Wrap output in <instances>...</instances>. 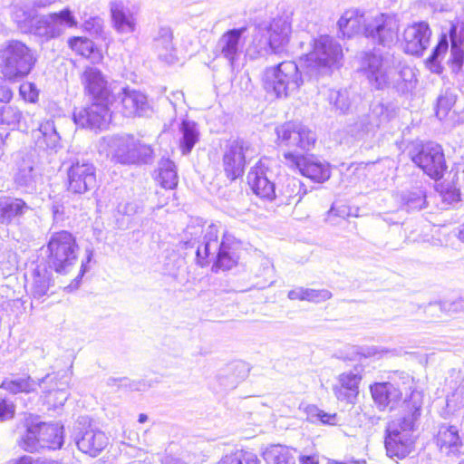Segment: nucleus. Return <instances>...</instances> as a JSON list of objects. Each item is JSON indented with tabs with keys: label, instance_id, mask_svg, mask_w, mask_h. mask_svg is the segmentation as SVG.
<instances>
[{
	"label": "nucleus",
	"instance_id": "nucleus-1",
	"mask_svg": "<svg viewBox=\"0 0 464 464\" xmlns=\"http://www.w3.org/2000/svg\"><path fill=\"white\" fill-rule=\"evenodd\" d=\"M422 396L412 392L403 401V415L392 420L386 429L385 449L391 458L404 459L414 450L412 432L417 429L421 415Z\"/></svg>",
	"mask_w": 464,
	"mask_h": 464
},
{
	"label": "nucleus",
	"instance_id": "nucleus-2",
	"mask_svg": "<svg viewBox=\"0 0 464 464\" xmlns=\"http://www.w3.org/2000/svg\"><path fill=\"white\" fill-rule=\"evenodd\" d=\"M35 57L24 43L12 40L0 47V73L4 81L15 82L26 77L35 64Z\"/></svg>",
	"mask_w": 464,
	"mask_h": 464
},
{
	"label": "nucleus",
	"instance_id": "nucleus-3",
	"mask_svg": "<svg viewBox=\"0 0 464 464\" xmlns=\"http://www.w3.org/2000/svg\"><path fill=\"white\" fill-rule=\"evenodd\" d=\"M343 57L341 46L328 35H320L311 42L310 51L303 56L305 68L316 75L331 72Z\"/></svg>",
	"mask_w": 464,
	"mask_h": 464
},
{
	"label": "nucleus",
	"instance_id": "nucleus-4",
	"mask_svg": "<svg viewBox=\"0 0 464 464\" xmlns=\"http://www.w3.org/2000/svg\"><path fill=\"white\" fill-rule=\"evenodd\" d=\"M410 159L433 180L441 179L448 170L443 147L436 141L427 140L414 145L410 152Z\"/></svg>",
	"mask_w": 464,
	"mask_h": 464
},
{
	"label": "nucleus",
	"instance_id": "nucleus-5",
	"mask_svg": "<svg viewBox=\"0 0 464 464\" xmlns=\"http://www.w3.org/2000/svg\"><path fill=\"white\" fill-rule=\"evenodd\" d=\"M111 160L120 165H140L153 157V148L132 135L115 139Z\"/></svg>",
	"mask_w": 464,
	"mask_h": 464
},
{
	"label": "nucleus",
	"instance_id": "nucleus-6",
	"mask_svg": "<svg viewBox=\"0 0 464 464\" xmlns=\"http://www.w3.org/2000/svg\"><path fill=\"white\" fill-rule=\"evenodd\" d=\"M96 184V169L86 160L72 161L66 171V191L82 195L90 191Z\"/></svg>",
	"mask_w": 464,
	"mask_h": 464
},
{
	"label": "nucleus",
	"instance_id": "nucleus-7",
	"mask_svg": "<svg viewBox=\"0 0 464 464\" xmlns=\"http://www.w3.org/2000/svg\"><path fill=\"white\" fill-rule=\"evenodd\" d=\"M276 142L279 146L309 150L314 146L315 138L307 128L293 122H285L276 128Z\"/></svg>",
	"mask_w": 464,
	"mask_h": 464
},
{
	"label": "nucleus",
	"instance_id": "nucleus-8",
	"mask_svg": "<svg viewBox=\"0 0 464 464\" xmlns=\"http://www.w3.org/2000/svg\"><path fill=\"white\" fill-rule=\"evenodd\" d=\"M431 29L427 22L420 21L408 24L401 34V46L408 55L420 56L427 49Z\"/></svg>",
	"mask_w": 464,
	"mask_h": 464
},
{
	"label": "nucleus",
	"instance_id": "nucleus-9",
	"mask_svg": "<svg viewBox=\"0 0 464 464\" xmlns=\"http://www.w3.org/2000/svg\"><path fill=\"white\" fill-rule=\"evenodd\" d=\"M274 77L271 87L276 97H285L304 83L302 72L296 63L291 61L280 63L275 70Z\"/></svg>",
	"mask_w": 464,
	"mask_h": 464
},
{
	"label": "nucleus",
	"instance_id": "nucleus-10",
	"mask_svg": "<svg viewBox=\"0 0 464 464\" xmlns=\"http://www.w3.org/2000/svg\"><path fill=\"white\" fill-rule=\"evenodd\" d=\"M284 158L290 168L297 169L313 182L323 183L331 177V167L328 163L292 152L285 153Z\"/></svg>",
	"mask_w": 464,
	"mask_h": 464
},
{
	"label": "nucleus",
	"instance_id": "nucleus-11",
	"mask_svg": "<svg viewBox=\"0 0 464 464\" xmlns=\"http://www.w3.org/2000/svg\"><path fill=\"white\" fill-rule=\"evenodd\" d=\"M112 102L92 101V103L73 114L75 123L81 128L102 130L106 128L111 120L110 105Z\"/></svg>",
	"mask_w": 464,
	"mask_h": 464
},
{
	"label": "nucleus",
	"instance_id": "nucleus-12",
	"mask_svg": "<svg viewBox=\"0 0 464 464\" xmlns=\"http://www.w3.org/2000/svg\"><path fill=\"white\" fill-rule=\"evenodd\" d=\"M249 145L243 140H233L223 156V171L230 181L241 178L245 172L246 164V153Z\"/></svg>",
	"mask_w": 464,
	"mask_h": 464
},
{
	"label": "nucleus",
	"instance_id": "nucleus-13",
	"mask_svg": "<svg viewBox=\"0 0 464 464\" xmlns=\"http://www.w3.org/2000/svg\"><path fill=\"white\" fill-rule=\"evenodd\" d=\"M47 250L53 261H72L77 257L79 247L72 233L61 230L52 235Z\"/></svg>",
	"mask_w": 464,
	"mask_h": 464
},
{
	"label": "nucleus",
	"instance_id": "nucleus-14",
	"mask_svg": "<svg viewBox=\"0 0 464 464\" xmlns=\"http://www.w3.org/2000/svg\"><path fill=\"white\" fill-rule=\"evenodd\" d=\"M84 93L92 101L112 102L113 95L102 72L96 68L87 67L82 74Z\"/></svg>",
	"mask_w": 464,
	"mask_h": 464
},
{
	"label": "nucleus",
	"instance_id": "nucleus-15",
	"mask_svg": "<svg viewBox=\"0 0 464 464\" xmlns=\"http://www.w3.org/2000/svg\"><path fill=\"white\" fill-rule=\"evenodd\" d=\"M75 442L79 450L96 457L107 447L109 439L103 431L89 425L86 428H77Z\"/></svg>",
	"mask_w": 464,
	"mask_h": 464
},
{
	"label": "nucleus",
	"instance_id": "nucleus-16",
	"mask_svg": "<svg viewBox=\"0 0 464 464\" xmlns=\"http://www.w3.org/2000/svg\"><path fill=\"white\" fill-rule=\"evenodd\" d=\"M73 263H37L33 272L32 294L41 298L47 294L52 281L53 271L67 272Z\"/></svg>",
	"mask_w": 464,
	"mask_h": 464
},
{
	"label": "nucleus",
	"instance_id": "nucleus-17",
	"mask_svg": "<svg viewBox=\"0 0 464 464\" xmlns=\"http://www.w3.org/2000/svg\"><path fill=\"white\" fill-rule=\"evenodd\" d=\"M362 367L356 366L348 372L339 375L338 382L334 385L333 392L340 401L353 404L359 394V384L362 381Z\"/></svg>",
	"mask_w": 464,
	"mask_h": 464
},
{
	"label": "nucleus",
	"instance_id": "nucleus-18",
	"mask_svg": "<svg viewBox=\"0 0 464 464\" xmlns=\"http://www.w3.org/2000/svg\"><path fill=\"white\" fill-rule=\"evenodd\" d=\"M397 30L398 26L390 16L380 14L364 27V36L384 45L393 40Z\"/></svg>",
	"mask_w": 464,
	"mask_h": 464
},
{
	"label": "nucleus",
	"instance_id": "nucleus-19",
	"mask_svg": "<svg viewBox=\"0 0 464 464\" xmlns=\"http://www.w3.org/2000/svg\"><path fill=\"white\" fill-rule=\"evenodd\" d=\"M44 398L49 404L53 406H62L68 399V393L65 390L66 382L59 380L57 373H48L38 383Z\"/></svg>",
	"mask_w": 464,
	"mask_h": 464
},
{
	"label": "nucleus",
	"instance_id": "nucleus-20",
	"mask_svg": "<svg viewBox=\"0 0 464 464\" xmlns=\"http://www.w3.org/2000/svg\"><path fill=\"white\" fill-rule=\"evenodd\" d=\"M67 46L75 56L96 59L97 62H102L108 51V45L102 51L92 39L82 35L70 36L67 39Z\"/></svg>",
	"mask_w": 464,
	"mask_h": 464
},
{
	"label": "nucleus",
	"instance_id": "nucleus-21",
	"mask_svg": "<svg viewBox=\"0 0 464 464\" xmlns=\"http://www.w3.org/2000/svg\"><path fill=\"white\" fill-rule=\"evenodd\" d=\"M371 392L374 402L382 410L394 409L402 397V392L392 382L375 383L371 386Z\"/></svg>",
	"mask_w": 464,
	"mask_h": 464
},
{
	"label": "nucleus",
	"instance_id": "nucleus-22",
	"mask_svg": "<svg viewBox=\"0 0 464 464\" xmlns=\"http://www.w3.org/2000/svg\"><path fill=\"white\" fill-rule=\"evenodd\" d=\"M435 441L441 453L456 456L460 452L462 440L456 426L441 424L439 427Z\"/></svg>",
	"mask_w": 464,
	"mask_h": 464
},
{
	"label": "nucleus",
	"instance_id": "nucleus-23",
	"mask_svg": "<svg viewBox=\"0 0 464 464\" xmlns=\"http://www.w3.org/2000/svg\"><path fill=\"white\" fill-rule=\"evenodd\" d=\"M247 184L253 193L264 200L276 198V187L274 182L269 180L263 169L253 168L247 174Z\"/></svg>",
	"mask_w": 464,
	"mask_h": 464
},
{
	"label": "nucleus",
	"instance_id": "nucleus-24",
	"mask_svg": "<svg viewBox=\"0 0 464 464\" xmlns=\"http://www.w3.org/2000/svg\"><path fill=\"white\" fill-rule=\"evenodd\" d=\"M449 34L451 45L449 65L454 72H459L464 64V51L459 46L464 41V24H452Z\"/></svg>",
	"mask_w": 464,
	"mask_h": 464
},
{
	"label": "nucleus",
	"instance_id": "nucleus-25",
	"mask_svg": "<svg viewBox=\"0 0 464 464\" xmlns=\"http://www.w3.org/2000/svg\"><path fill=\"white\" fill-rule=\"evenodd\" d=\"M43 449H61L63 444V426L59 423L36 422Z\"/></svg>",
	"mask_w": 464,
	"mask_h": 464
},
{
	"label": "nucleus",
	"instance_id": "nucleus-26",
	"mask_svg": "<svg viewBox=\"0 0 464 464\" xmlns=\"http://www.w3.org/2000/svg\"><path fill=\"white\" fill-rule=\"evenodd\" d=\"M365 18L364 14L359 9H347L342 14L338 21V27L342 32L343 35L347 38H351L364 30Z\"/></svg>",
	"mask_w": 464,
	"mask_h": 464
},
{
	"label": "nucleus",
	"instance_id": "nucleus-27",
	"mask_svg": "<svg viewBox=\"0 0 464 464\" xmlns=\"http://www.w3.org/2000/svg\"><path fill=\"white\" fill-rule=\"evenodd\" d=\"M305 185L297 178L288 177L282 183L279 197L286 205H297L306 195Z\"/></svg>",
	"mask_w": 464,
	"mask_h": 464
},
{
	"label": "nucleus",
	"instance_id": "nucleus-28",
	"mask_svg": "<svg viewBox=\"0 0 464 464\" xmlns=\"http://www.w3.org/2000/svg\"><path fill=\"white\" fill-rule=\"evenodd\" d=\"M246 30V27L230 29L220 37L221 53L231 63H234L237 58L241 46V36Z\"/></svg>",
	"mask_w": 464,
	"mask_h": 464
},
{
	"label": "nucleus",
	"instance_id": "nucleus-29",
	"mask_svg": "<svg viewBox=\"0 0 464 464\" xmlns=\"http://www.w3.org/2000/svg\"><path fill=\"white\" fill-rule=\"evenodd\" d=\"M155 181L164 189L174 190L177 188L179 176L173 160L169 158L160 160Z\"/></svg>",
	"mask_w": 464,
	"mask_h": 464
},
{
	"label": "nucleus",
	"instance_id": "nucleus-30",
	"mask_svg": "<svg viewBox=\"0 0 464 464\" xmlns=\"http://www.w3.org/2000/svg\"><path fill=\"white\" fill-rule=\"evenodd\" d=\"M35 146L40 149H53L56 147L60 137L51 120L42 121L33 133Z\"/></svg>",
	"mask_w": 464,
	"mask_h": 464
},
{
	"label": "nucleus",
	"instance_id": "nucleus-31",
	"mask_svg": "<svg viewBox=\"0 0 464 464\" xmlns=\"http://www.w3.org/2000/svg\"><path fill=\"white\" fill-rule=\"evenodd\" d=\"M38 383L39 381H34L28 374H12L10 377L4 379L1 388L14 394L20 392L30 393L36 391V387H39Z\"/></svg>",
	"mask_w": 464,
	"mask_h": 464
},
{
	"label": "nucleus",
	"instance_id": "nucleus-32",
	"mask_svg": "<svg viewBox=\"0 0 464 464\" xmlns=\"http://www.w3.org/2000/svg\"><path fill=\"white\" fill-rule=\"evenodd\" d=\"M27 208L26 202L22 198L3 197L0 198V221L10 223L15 217L22 216Z\"/></svg>",
	"mask_w": 464,
	"mask_h": 464
},
{
	"label": "nucleus",
	"instance_id": "nucleus-33",
	"mask_svg": "<svg viewBox=\"0 0 464 464\" xmlns=\"http://www.w3.org/2000/svg\"><path fill=\"white\" fill-rule=\"evenodd\" d=\"M121 102V111L134 116H140L148 108L146 95L136 91L124 89Z\"/></svg>",
	"mask_w": 464,
	"mask_h": 464
},
{
	"label": "nucleus",
	"instance_id": "nucleus-34",
	"mask_svg": "<svg viewBox=\"0 0 464 464\" xmlns=\"http://www.w3.org/2000/svg\"><path fill=\"white\" fill-rule=\"evenodd\" d=\"M464 312V297L453 301H440L430 303L424 307V313L431 317L440 318V314H451Z\"/></svg>",
	"mask_w": 464,
	"mask_h": 464
},
{
	"label": "nucleus",
	"instance_id": "nucleus-35",
	"mask_svg": "<svg viewBox=\"0 0 464 464\" xmlns=\"http://www.w3.org/2000/svg\"><path fill=\"white\" fill-rule=\"evenodd\" d=\"M179 130L182 133V137L179 140V148L183 155L189 154L195 144L199 140L197 124L184 120L179 125Z\"/></svg>",
	"mask_w": 464,
	"mask_h": 464
},
{
	"label": "nucleus",
	"instance_id": "nucleus-36",
	"mask_svg": "<svg viewBox=\"0 0 464 464\" xmlns=\"http://www.w3.org/2000/svg\"><path fill=\"white\" fill-rule=\"evenodd\" d=\"M111 13L113 26L118 32L128 33L135 30V21L131 14L125 12L122 5L112 3Z\"/></svg>",
	"mask_w": 464,
	"mask_h": 464
},
{
	"label": "nucleus",
	"instance_id": "nucleus-37",
	"mask_svg": "<svg viewBox=\"0 0 464 464\" xmlns=\"http://www.w3.org/2000/svg\"><path fill=\"white\" fill-rule=\"evenodd\" d=\"M267 464H295V459L288 449L281 445H272L263 452Z\"/></svg>",
	"mask_w": 464,
	"mask_h": 464
},
{
	"label": "nucleus",
	"instance_id": "nucleus-38",
	"mask_svg": "<svg viewBox=\"0 0 464 464\" xmlns=\"http://www.w3.org/2000/svg\"><path fill=\"white\" fill-rule=\"evenodd\" d=\"M20 447L28 452H37L43 449L37 424L32 422L27 425L26 430L19 441Z\"/></svg>",
	"mask_w": 464,
	"mask_h": 464
},
{
	"label": "nucleus",
	"instance_id": "nucleus-39",
	"mask_svg": "<svg viewBox=\"0 0 464 464\" xmlns=\"http://www.w3.org/2000/svg\"><path fill=\"white\" fill-rule=\"evenodd\" d=\"M441 202L447 207L450 208L461 201V193L459 188L456 183H440L436 187Z\"/></svg>",
	"mask_w": 464,
	"mask_h": 464
},
{
	"label": "nucleus",
	"instance_id": "nucleus-40",
	"mask_svg": "<svg viewBox=\"0 0 464 464\" xmlns=\"http://www.w3.org/2000/svg\"><path fill=\"white\" fill-rule=\"evenodd\" d=\"M307 420L313 423H322L324 425H335L339 421L336 413H328L315 405H308L305 408Z\"/></svg>",
	"mask_w": 464,
	"mask_h": 464
},
{
	"label": "nucleus",
	"instance_id": "nucleus-41",
	"mask_svg": "<svg viewBox=\"0 0 464 464\" xmlns=\"http://www.w3.org/2000/svg\"><path fill=\"white\" fill-rule=\"evenodd\" d=\"M221 464H260V461L253 452L237 450L225 456L222 459Z\"/></svg>",
	"mask_w": 464,
	"mask_h": 464
},
{
	"label": "nucleus",
	"instance_id": "nucleus-42",
	"mask_svg": "<svg viewBox=\"0 0 464 464\" xmlns=\"http://www.w3.org/2000/svg\"><path fill=\"white\" fill-rule=\"evenodd\" d=\"M238 369H245V365L241 362L236 363L227 369V374H220L218 376L219 384L225 390L235 389L237 386V384L239 383L240 380L244 377V375L239 377V376H235L234 374H230V371L238 370Z\"/></svg>",
	"mask_w": 464,
	"mask_h": 464
},
{
	"label": "nucleus",
	"instance_id": "nucleus-43",
	"mask_svg": "<svg viewBox=\"0 0 464 464\" xmlns=\"http://www.w3.org/2000/svg\"><path fill=\"white\" fill-rule=\"evenodd\" d=\"M22 114L20 111L8 104L0 107V124L12 125L20 121Z\"/></svg>",
	"mask_w": 464,
	"mask_h": 464
},
{
	"label": "nucleus",
	"instance_id": "nucleus-44",
	"mask_svg": "<svg viewBox=\"0 0 464 464\" xmlns=\"http://www.w3.org/2000/svg\"><path fill=\"white\" fill-rule=\"evenodd\" d=\"M456 98L453 95H441L438 98L436 104V115L438 118L444 119L453 109Z\"/></svg>",
	"mask_w": 464,
	"mask_h": 464
},
{
	"label": "nucleus",
	"instance_id": "nucleus-45",
	"mask_svg": "<svg viewBox=\"0 0 464 464\" xmlns=\"http://www.w3.org/2000/svg\"><path fill=\"white\" fill-rule=\"evenodd\" d=\"M50 18L53 22H63L69 27L77 26V21L69 8H64L59 12L51 14Z\"/></svg>",
	"mask_w": 464,
	"mask_h": 464
},
{
	"label": "nucleus",
	"instance_id": "nucleus-46",
	"mask_svg": "<svg viewBox=\"0 0 464 464\" xmlns=\"http://www.w3.org/2000/svg\"><path fill=\"white\" fill-rule=\"evenodd\" d=\"M22 98L29 102H35L38 100L39 92L32 82H24L19 88Z\"/></svg>",
	"mask_w": 464,
	"mask_h": 464
},
{
	"label": "nucleus",
	"instance_id": "nucleus-47",
	"mask_svg": "<svg viewBox=\"0 0 464 464\" xmlns=\"http://www.w3.org/2000/svg\"><path fill=\"white\" fill-rule=\"evenodd\" d=\"M448 49H449V44H448L447 36L445 34H442L440 36L437 45L433 49L431 54L426 60V63L427 64L433 63L436 61V59L438 58V56L446 54L448 52Z\"/></svg>",
	"mask_w": 464,
	"mask_h": 464
},
{
	"label": "nucleus",
	"instance_id": "nucleus-48",
	"mask_svg": "<svg viewBox=\"0 0 464 464\" xmlns=\"http://www.w3.org/2000/svg\"><path fill=\"white\" fill-rule=\"evenodd\" d=\"M107 385L110 387H128L130 390L140 391L142 390L140 382H130L128 378H114L111 377L107 380Z\"/></svg>",
	"mask_w": 464,
	"mask_h": 464
},
{
	"label": "nucleus",
	"instance_id": "nucleus-49",
	"mask_svg": "<svg viewBox=\"0 0 464 464\" xmlns=\"http://www.w3.org/2000/svg\"><path fill=\"white\" fill-rule=\"evenodd\" d=\"M305 297L306 301L320 303L330 299L332 297V294L326 289L315 290L306 288Z\"/></svg>",
	"mask_w": 464,
	"mask_h": 464
},
{
	"label": "nucleus",
	"instance_id": "nucleus-50",
	"mask_svg": "<svg viewBox=\"0 0 464 464\" xmlns=\"http://www.w3.org/2000/svg\"><path fill=\"white\" fill-rule=\"evenodd\" d=\"M408 208L411 210H418L427 206L426 196L420 192L407 199Z\"/></svg>",
	"mask_w": 464,
	"mask_h": 464
},
{
	"label": "nucleus",
	"instance_id": "nucleus-51",
	"mask_svg": "<svg viewBox=\"0 0 464 464\" xmlns=\"http://www.w3.org/2000/svg\"><path fill=\"white\" fill-rule=\"evenodd\" d=\"M14 414V405L5 400H0V421L12 419Z\"/></svg>",
	"mask_w": 464,
	"mask_h": 464
},
{
	"label": "nucleus",
	"instance_id": "nucleus-52",
	"mask_svg": "<svg viewBox=\"0 0 464 464\" xmlns=\"http://www.w3.org/2000/svg\"><path fill=\"white\" fill-rule=\"evenodd\" d=\"M83 30L87 32L93 31L96 34H101L102 32V24L101 19L98 17H92L86 20L83 24Z\"/></svg>",
	"mask_w": 464,
	"mask_h": 464
},
{
	"label": "nucleus",
	"instance_id": "nucleus-53",
	"mask_svg": "<svg viewBox=\"0 0 464 464\" xmlns=\"http://www.w3.org/2000/svg\"><path fill=\"white\" fill-rule=\"evenodd\" d=\"M89 263H82L80 272L78 276L72 281L70 285H68L64 289L68 292H72L79 288L81 284V279L83 276V275L88 271Z\"/></svg>",
	"mask_w": 464,
	"mask_h": 464
},
{
	"label": "nucleus",
	"instance_id": "nucleus-54",
	"mask_svg": "<svg viewBox=\"0 0 464 464\" xmlns=\"http://www.w3.org/2000/svg\"><path fill=\"white\" fill-rule=\"evenodd\" d=\"M13 97V91L9 87L0 84V103L8 104Z\"/></svg>",
	"mask_w": 464,
	"mask_h": 464
},
{
	"label": "nucleus",
	"instance_id": "nucleus-55",
	"mask_svg": "<svg viewBox=\"0 0 464 464\" xmlns=\"http://www.w3.org/2000/svg\"><path fill=\"white\" fill-rule=\"evenodd\" d=\"M306 288L297 287L288 292V298L291 300L306 301Z\"/></svg>",
	"mask_w": 464,
	"mask_h": 464
},
{
	"label": "nucleus",
	"instance_id": "nucleus-56",
	"mask_svg": "<svg viewBox=\"0 0 464 464\" xmlns=\"http://www.w3.org/2000/svg\"><path fill=\"white\" fill-rule=\"evenodd\" d=\"M370 81L378 90L382 89L387 84V78L384 74H374L372 76Z\"/></svg>",
	"mask_w": 464,
	"mask_h": 464
},
{
	"label": "nucleus",
	"instance_id": "nucleus-57",
	"mask_svg": "<svg viewBox=\"0 0 464 464\" xmlns=\"http://www.w3.org/2000/svg\"><path fill=\"white\" fill-rule=\"evenodd\" d=\"M156 206L158 209L166 207L169 202V197L164 198L160 192H156Z\"/></svg>",
	"mask_w": 464,
	"mask_h": 464
},
{
	"label": "nucleus",
	"instance_id": "nucleus-58",
	"mask_svg": "<svg viewBox=\"0 0 464 464\" xmlns=\"http://www.w3.org/2000/svg\"><path fill=\"white\" fill-rule=\"evenodd\" d=\"M162 464H186L181 459L174 458L172 456H166L162 461Z\"/></svg>",
	"mask_w": 464,
	"mask_h": 464
},
{
	"label": "nucleus",
	"instance_id": "nucleus-59",
	"mask_svg": "<svg viewBox=\"0 0 464 464\" xmlns=\"http://www.w3.org/2000/svg\"><path fill=\"white\" fill-rule=\"evenodd\" d=\"M301 464H318V461L314 456H301L300 457Z\"/></svg>",
	"mask_w": 464,
	"mask_h": 464
},
{
	"label": "nucleus",
	"instance_id": "nucleus-60",
	"mask_svg": "<svg viewBox=\"0 0 464 464\" xmlns=\"http://www.w3.org/2000/svg\"><path fill=\"white\" fill-rule=\"evenodd\" d=\"M224 265H225V263H219V262L213 263V265L211 266V271L218 273L219 271V269H229L230 268V266L225 267Z\"/></svg>",
	"mask_w": 464,
	"mask_h": 464
},
{
	"label": "nucleus",
	"instance_id": "nucleus-61",
	"mask_svg": "<svg viewBox=\"0 0 464 464\" xmlns=\"http://www.w3.org/2000/svg\"><path fill=\"white\" fill-rule=\"evenodd\" d=\"M389 351L382 350L381 352L378 351L376 347H370L367 349V353H365V356H374L376 354H379L381 353H388Z\"/></svg>",
	"mask_w": 464,
	"mask_h": 464
},
{
	"label": "nucleus",
	"instance_id": "nucleus-62",
	"mask_svg": "<svg viewBox=\"0 0 464 464\" xmlns=\"http://www.w3.org/2000/svg\"><path fill=\"white\" fill-rule=\"evenodd\" d=\"M14 464H33V459L29 456L20 458Z\"/></svg>",
	"mask_w": 464,
	"mask_h": 464
},
{
	"label": "nucleus",
	"instance_id": "nucleus-63",
	"mask_svg": "<svg viewBox=\"0 0 464 464\" xmlns=\"http://www.w3.org/2000/svg\"><path fill=\"white\" fill-rule=\"evenodd\" d=\"M334 464H366V460H347V461H334Z\"/></svg>",
	"mask_w": 464,
	"mask_h": 464
},
{
	"label": "nucleus",
	"instance_id": "nucleus-64",
	"mask_svg": "<svg viewBox=\"0 0 464 464\" xmlns=\"http://www.w3.org/2000/svg\"><path fill=\"white\" fill-rule=\"evenodd\" d=\"M459 239L464 243V224L461 226L459 234H458Z\"/></svg>",
	"mask_w": 464,
	"mask_h": 464
}]
</instances>
